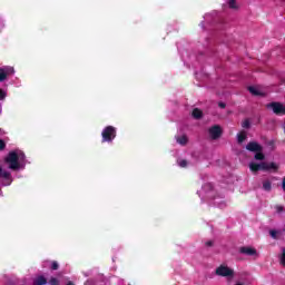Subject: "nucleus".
Wrapping results in <instances>:
<instances>
[{
    "label": "nucleus",
    "instance_id": "obj_24",
    "mask_svg": "<svg viewBox=\"0 0 285 285\" xmlns=\"http://www.w3.org/2000/svg\"><path fill=\"white\" fill-rule=\"evenodd\" d=\"M3 99H6V91H3L2 89H0V101H3ZM1 105H0V115H1Z\"/></svg>",
    "mask_w": 285,
    "mask_h": 285
},
{
    "label": "nucleus",
    "instance_id": "obj_22",
    "mask_svg": "<svg viewBox=\"0 0 285 285\" xmlns=\"http://www.w3.org/2000/svg\"><path fill=\"white\" fill-rule=\"evenodd\" d=\"M279 264L281 266H285V248H282V253L279 255Z\"/></svg>",
    "mask_w": 285,
    "mask_h": 285
},
{
    "label": "nucleus",
    "instance_id": "obj_12",
    "mask_svg": "<svg viewBox=\"0 0 285 285\" xmlns=\"http://www.w3.org/2000/svg\"><path fill=\"white\" fill-rule=\"evenodd\" d=\"M225 3L230 10H239V3L237 0H225Z\"/></svg>",
    "mask_w": 285,
    "mask_h": 285
},
{
    "label": "nucleus",
    "instance_id": "obj_26",
    "mask_svg": "<svg viewBox=\"0 0 285 285\" xmlns=\"http://www.w3.org/2000/svg\"><path fill=\"white\" fill-rule=\"evenodd\" d=\"M51 268H52V271H57L59 268V263L52 262L51 263Z\"/></svg>",
    "mask_w": 285,
    "mask_h": 285
},
{
    "label": "nucleus",
    "instance_id": "obj_25",
    "mask_svg": "<svg viewBox=\"0 0 285 285\" xmlns=\"http://www.w3.org/2000/svg\"><path fill=\"white\" fill-rule=\"evenodd\" d=\"M274 210H275L276 213H278V214H282V212L284 210V206H282V205H276V206L274 207Z\"/></svg>",
    "mask_w": 285,
    "mask_h": 285
},
{
    "label": "nucleus",
    "instance_id": "obj_6",
    "mask_svg": "<svg viewBox=\"0 0 285 285\" xmlns=\"http://www.w3.org/2000/svg\"><path fill=\"white\" fill-rule=\"evenodd\" d=\"M266 108L274 112V115H285V106L282 102H269Z\"/></svg>",
    "mask_w": 285,
    "mask_h": 285
},
{
    "label": "nucleus",
    "instance_id": "obj_4",
    "mask_svg": "<svg viewBox=\"0 0 285 285\" xmlns=\"http://www.w3.org/2000/svg\"><path fill=\"white\" fill-rule=\"evenodd\" d=\"M102 137V144H111V141H115V138L117 137V128L112 126H107L101 131Z\"/></svg>",
    "mask_w": 285,
    "mask_h": 285
},
{
    "label": "nucleus",
    "instance_id": "obj_14",
    "mask_svg": "<svg viewBox=\"0 0 285 285\" xmlns=\"http://www.w3.org/2000/svg\"><path fill=\"white\" fill-rule=\"evenodd\" d=\"M48 284V281L46 279V277L43 276H38L35 281H33V285H46Z\"/></svg>",
    "mask_w": 285,
    "mask_h": 285
},
{
    "label": "nucleus",
    "instance_id": "obj_27",
    "mask_svg": "<svg viewBox=\"0 0 285 285\" xmlns=\"http://www.w3.org/2000/svg\"><path fill=\"white\" fill-rule=\"evenodd\" d=\"M49 284H50V285H59V279H57V278H51V279L49 281Z\"/></svg>",
    "mask_w": 285,
    "mask_h": 285
},
{
    "label": "nucleus",
    "instance_id": "obj_28",
    "mask_svg": "<svg viewBox=\"0 0 285 285\" xmlns=\"http://www.w3.org/2000/svg\"><path fill=\"white\" fill-rule=\"evenodd\" d=\"M242 126H243L244 128H250V121L245 120V121L242 122Z\"/></svg>",
    "mask_w": 285,
    "mask_h": 285
},
{
    "label": "nucleus",
    "instance_id": "obj_7",
    "mask_svg": "<svg viewBox=\"0 0 285 285\" xmlns=\"http://www.w3.org/2000/svg\"><path fill=\"white\" fill-rule=\"evenodd\" d=\"M10 75H14V67L0 68V81H6Z\"/></svg>",
    "mask_w": 285,
    "mask_h": 285
},
{
    "label": "nucleus",
    "instance_id": "obj_23",
    "mask_svg": "<svg viewBox=\"0 0 285 285\" xmlns=\"http://www.w3.org/2000/svg\"><path fill=\"white\" fill-rule=\"evenodd\" d=\"M217 16V12H213V13H207L205 14L204 19L207 22H210V19H214Z\"/></svg>",
    "mask_w": 285,
    "mask_h": 285
},
{
    "label": "nucleus",
    "instance_id": "obj_11",
    "mask_svg": "<svg viewBox=\"0 0 285 285\" xmlns=\"http://www.w3.org/2000/svg\"><path fill=\"white\" fill-rule=\"evenodd\" d=\"M203 193H205V195H207V197H209V198L215 197V191L213 190L212 184H205L203 186Z\"/></svg>",
    "mask_w": 285,
    "mask_h": 285
},
{
    "label": "nucleus",
    "instance_id": "obj_21",
    "mask_svg": "<svg viewBox=\"0 0 285 285\" xmlns=\"http://www.w3.org/2000/svg\"><path fill=\"white\" fill-rule=\"evenodd\" d=\"M263 188H264V190H266L267 193L271 191V189L273 188L272 183H271L269 180H265V181L263 183Z\"/></svg>",
    "mask_w": 285,
    "mask_h": 285
},
{
    "label": "nucleus",
    "instance_id": "obj_5",
    "mask_svg": "<svg viewBox=\"0 0 285 285\" xmlns=\"http://www.w3.org/2000/svg\"><path fill=\"white\" fill-rule=\"evenodd\" d=\"M218 277H235V271L226 265H220L215 271Z\"/></svg>",
    "mask_w": 285,
    "mask_h": 285
},
{
    "label": "nucleus",
    "instance_id": "obj_15",
    "mask_svg": "<svg viewBox=\"0 0 285 285\" xmlns=\"http://www.w3.org/2000/svg\"><path fill=\"white\" fill-rule=\"evenodd\" d=\"M214 204H215V206H218V208H225L226 200H223L220 198L214 197Z\"/></svg>",
    "mask_w": 285,
    "mask_h": 285
},
{
    "label": "nucleus",
    "instance_id": "obj_20",
    "mask_svg": "<svg viewBox=\"0 0 285 285\" xmlns=\"http://www.w3.org/2000/svg\"><path fill=\"white\" fill-rule=\"evenodd\" d=\"M269 235L272 239H279V230L271 229Z\"/></svg>",
    "mask_w": 285,
    "mask_h": 285
},
{
    "label": "nucleus",
    "instance_id": "obj_31",
    "mask_svg": "<svg viewBox=\"0 0 285 285\" xmlns=\"http://www.w3.org/2000/svg\"><path fill=\"white\" fill-rule=\"evenodd\" d=\"M206 246H213V240L207 242Z\"/></svg>",
    "mask_w": 285,
    "mask_h": 285
},
{
    "label": "nucleus",
    "instance_id": "obj_19",
    "mask_svg": "<svg viewBox=\"0 0 285 285\" xmlns=\"http://www.w3.org/2000/svg\"><path fill=\"white\" fill-rule=\"evenodd\" d=\"M177 165H178L180 168H188L189 163H188V160H186V159H178V160H177Z\"/></svg>",
    "mask_w": 285,
    "mask_h": 285
},
{
    "label": "nucleus",
    "instance_id": "obj_16",
    "mask_svg": "<svg viewBox=\"0 0 285 285\" xmlns=\"http://www.w3.org/2000/svg\"><path fill=\"white\" fill-rule=\"evenodd\" d=\"M176 141L180 146H186V144H188V138L186 136H180V137L176 138Z\"/></svg>",
    "mask_w": 285,
    "mask_h": 285
},
{
    "label": "nucleus",
    "instance_id": "obj_10",
    "mask_svg": "<svg viewBox=\"0 0 285 285\" xmlns=\"http://www.w3.org/2000/svg\"><path fill=\"white\" fill-rule=\"evenodd\" d=\"M248 90L255 97H264V95H266V92L261 87H257V86L248 87Z\"/></svg>",
    "mask_w": 285,
    "mask_h": 285
},
{
    "label": "nucleus",
    "instance_id": "obj_8",
    "mask_svg": "<svg viewBox=\"0 0 285 285\" xmlns=\"http://www.w3.org/2000/svg\"><path fill=\"white\" fill-rule=\"evenodd\" d=\"M210 139H219L222 137V127L219 125H215L208 130Z\"/></svg>",
    "mask_w": 285,
    "mask_h": 285
},
{
    "label": "nucleus",
    "instance_id": "obj_17",
    "mask_svg": "<svg viewBox=\"0 0 285 285\" xmlns=\"http://www.w3.org/2000/svg\"><path fill=\"white\" fill-rule=\"evenodd\" d=\"M237 141H238V144H243L244 141H246V131H240L237 135Z\"/></svg>",
    "mask_w": 285,
    "mask_h": 285
},
{
    "label": "nucleus",
    "instance_id": "obj_18",
    "mask_svg": "<svg viewBox=\"0 0 285 285\" xmlns=\"http://www.w3.org/2000/svg\"><path fill=\"white\" fill-rule=\"evenodd\" d=\"M191 115H193L194 119H202L203 112H202V110L195 108V109L193 110Z\"/></svg>",
    "mask_w": 285,
    "mask_h": 285
},
{
    "label": "nucleus",
    "instance_id": "obj_29",
    "mask_svg": "<svg viewBox=\"0 0 285 285\" xmlns=\"http://www.w3.org/2000/svg\"><path fill=\"white\" fill-rule=\"evenodd\" d=\"M0 150H6V141L0 139Z\"/></svg>",
    "mask_w": 285,
    "mask_h": 285
},
{
    "label": "nucleus",
    "instance_id": "obj_30",
    "mask_svg": "<svg viewBox=\"0 0 285 285\" xmlns=\"http://www.w3.org/2000/svg\"><path fill=\"white\" fill-rule=\"evenodd\" d=\"M218 106H219V108H226V104H224V102H219Z\"/></svg>",
    "mask_w": 285,
    "mask_h": 285
},
{
    "label": "nucleus",
    "instance_id": "obj_13",
    "mask_svg": "<svg viewBox=\"0 0 285 285\" xmlns=\"http://www.w3.org/2000/svg\"><path fill=\"white\" fill-rule=\"evenodd\" d=\"M1 177H3L4 179H7L8 183H3L2 186H10L12 184V178L10 177V171H3V169H1Z\"/></svg>",
    "mask_w": 285,
    "mask_h": 285
},
{
    "label": "nucleus",
    "instance_id": "obj_34",
    "mask_svg": "<svg viewBox=\"0 0 285 285\" xmlns=\"http://www.w3.org/2000/svg\"><path fill=\"white\" fill-rule=\"evenodd\" d=\"M0 177H1V167H0Z\"/></svg>",
    "mask_w": 285,
    "mask_h": 285
},
{
    "label": "nucleus",
    "instance_id": "obj_3",
    "mask_svg": "<svg viewBox=\"0 0 285 285\" xmlns=\"http://www.w3.org/2000/svg\"><path fill=\"white\" fill-rule=\"evenodd\" d=\"M246 150H249V153H256L254 156V159H256V161H264V159H266V156H264V153H262V145L257 144L256 141L247 144Z\"/></svg>",
    "mask_w": 285,
    "mask_h": 285
},
{
    "label": "nucleus",
    "instance_id": "obj_9",
    "mask_svg": "<svg viewBox=\"0 0 285 285\" xmlns=\"http://www.w3.org/2000/svg\"><path fill=\"white\" fill-rule=\"evenodd\" d=\"M239 253L249 257H257V249L253 247H240Z\"/></svg>",
    "mask_w": 285,
    "mask_h": 285
},
{
    "label": "nucleus",
    "instance_id": "obj_32",
    "mask_svg": "<svg viewBox=\"0 0 285 285\" xmlns=\"http://www.w3.org/2000/svg\"><path fill=\"white\" fill-rule=\"evenodd\" d=\"M234 285H244L242 282H236Z\"/></svg>",
    "mask_w": 285,
    "mask_h": 285
},
{
    "label": "nucleus",
    "instance_id": "obj_2",
    "mask_svg": "<svg viewBox=\"0 0 285 285\" xmlns=\"http://www.w3.org/2000/svg\"><path fill=\"white\" fill-rule=\"evenodd\" d=\"M249 170L253 173H258V170H277V164L275 163H266V161H250Z\"/></svg>",
    "mask_w": 285,
    "mask_h": 285
},
{
    "label": "nucleus",
    "instance_id": "obj_33",
    "mask_svg": "<svg viewBox=\"0 0 285 285\" xmlns=\"http://www.w3.org/2000/svg\"><path fill=\"white\" fill-rule=\"evenodd\" d=\"M88 284H90V282H87L85 285H88Z\"/></svg>",
    "mask_w": 285,
    "mask_h": 285
},
{
    "label": "nucleus",
    "instance_id": "obj_1",
    "mask_svg": "<svg viewBox=\"0 0 285 285\" xmlns=\"http://www.w3.org/2000/svg\"><path fill=\"white\" fill-rule=\"evenodd\" d=\"M4 163L10 170H21L26 168V154L20 149L10 151L4 158Z\"/></svg>",
    "mask_w": 285,
    "mask_h": 285
}]
</instances>
